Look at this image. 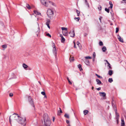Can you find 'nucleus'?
<instances>
[{"label":"nucleus","mask_w":126,"mask_h":126,"mask_svg":"<svg viewBox=\"0 0 126 126\" xmlns=\"http://www.w3.org/2000/svg\"><path fill=\"white\" fill-rule=\"evenodd\" d=\"M85 3L86 5L88 6V8H89V5L87 1V0H85Z\"/></svg>","instance_id":"a211bd4d"},{"label":"nucleus","mask_w":126,"mask_h":126,"mask_svg":"<svg viewBox=\"0 0 126 126\" xmlns=\"http://www.w3.org/2000/svg\"><path fill=\"white\" fill-rule=\"evenodd\" d=\"M47 35V36H48V37H51V35L50 34H49V33H47V35Z\"/></svg>","instance_id":"49530a36"},{"label":"nucleus","mask_w":126,"mask_h":126,"mask_svg":"<svg viewBox=\"0 0 126 126\" xmlns=\"http://www.w3.org/2000/svg\"><path fill=\"white\" fill-rule=\"evenodd\" d=\"M26 6L28 9L29 10L31 9L30 6L28 4H26Z\"/></svg>","instance_id":"5701e85b"},{"label":"nucleus","mask_w":126,"mask_h":126,"mask_svg":"<svg viewBox=\"0 0 126 126\" xmlns=\"http://www.w3.org/2000/svg\"><path fill=\"white\" fill-rule=\"evenodd\" d=\"M106 48L105 46H104L102 48V50L103 52H105L106 50Z\"/></svg>","instance_id":"aec40b11"},{"label":"nucleus","mask_w":126,"mask_h":126,"mask_svg":"<svg viewBox=\"0 0 126 126\" xmlns=\"http://www.w3.org/2000/svg\"><path fill=\"white\" fill-rule=\"evenodd\" d=\"M69 121L68 120H66V123H67L68 124V123H69Z\"/></svg>","instance_id":"13d9d810"},{"label":"nucleus","mask_w":126,"mask_h":126,"mask_svg":"<svg viewBox=\"0 0 126 126\" xmlns=\"http://www.w3.org/2000/svg\"><path fill=\"white\" fill-rule=\"evenodd\" d=\"M61 29L62 30H64L65 31H67V28H66L63 27H62L61 28Z\"/></svg>","instance_id":"c756f323"},{"label":"nucleus","mask_w":126,"mask_h":126,"mask_svg":"<svg viewBox=\"0 0 126 126\" xmlns=\"http://www.w3.org/2000/svg\"><path fill=\"white\" fill-rule=\"evenodd\" d=\"M99 94L101 96L105 97L106 96V94L105 92H100Z\"/></svg>","instance_id":"f8f14e48"},{"label":"nucleus","mask_w":126,"mask_h":126,"mask_svg":"<svg viewBox=\"0 0 126 126\" xmlns=\"http://www.w3.org/2000/svg\"><path fill=\"white\" fill-rule=\"evenodd\" d=\"M117 38L120 42H124L123 39L122 38L121 36L119 35H117Z\"/></svg>","instance_id":"9b49d317"},{"label":"nucleus","mask_w":126,"mask_h":126,"mask_svg":"<svg viewBox=\"0 0 126 126\" xmlns=\"http://www.w3.org/2000/svg\"><path fill=\"white\" fill-rule=\"evenodd\" d=\"M95 75L96 76H97V77L98 78H100V79H102V77H101V76L99 75H98L97 74H95Z\"/></svg>","instance_id":"72a5a7b5"},{"label":"nucleus","mask_w":126,"mask_h":126,"mask_svg":"<svg viewBox=\"0 0 126 126\" xmlns=\"http://www.w3.org/2000/svg\"><path fill=\"white\" fill-rule=\"evenodd\" d=\"M44 120L45 125L46 126H49L51 122L50 119L47 114H45L44 115Z\"/></svg>","instance_id":"f257e3e1"},{"label":"nucleus","mask_w":126,"mask_h":126,"mask_svg":"<svg viewBox=\"0 0 126 126\" xmlns=\"http://www.w3.org/2000/svg\"><path fill=\"white\" fill-rule=\"evenodd\" d=\"M125 125L124 121L123 119L121 120V126H124Z\"/></svg>","instance_id":"6ab92c4d"},{"label":"nucleus","mask_w":126,"mask_h":126,"mask_svg":"<svg viewBox=\"0 0 126 126\" xmlns=\"http://www.w3.org/2000/svg\"><path fill=\"white\" fill-rule=\"evenodd\" d=\"M102 17L101 16L99 18V20H100V21L101 22V19L102 18Z\"/></svg>","instance_id":"603ef678"},{"label":"nucleus","mask_w":126,"mask_h":126,"mask_svg":"<svg viewBox=\"0 0 126 126\" xmlns=\"http://www.w3.org/2000/svg\"><path fill=\"white\" fill-rule=\"evenodd\" d=\"M108 66H109V68L111 69L112 68L110 66V64L108 62Z\"/></svg>","instance_id":"e433bc0d"},{"label":"nucleus","mask_w":126,"mask_h":126,"mask_svg":"<svg viewBox=\"0 0 126 126\" xmlns=\"http://www.w3.org/2000/svg\"><path fill=\"white\" fill-rule=\"evenodd\" d=\"M1 120L2 121V122H1V123H4L5 120H4V119H2Z\"/></svg>","instance_id":"5fc2aeb1"},{"label":"nucleus","mask_w":126,"mask_h":126,"mask_svg":"<svg viewBox=\"0 0 126 126\" xmlns=\"http://www.w3.org/2000/svg\"><path fill=\"white\" fill-rule=\"evenodd\" d=\"M62 110H60V112H59V111H58V112L57 115H61L60 113H62Z\"/></svg>","instance_id":"cd10ccee"},{"label":"nucleus","mask_w":126,"mask_h":126,"mask_svg":"<svg viewBox=\"0 0 126 126\" xmlns=\"http://www.w3.org/2000/svg\"><path fill=\"white\" fill-rule=\"evenodd\" d=\"M34 13L35 14L37 15H40L41 14L40 13L38 12V11H34Z\"/></svg>","instance_id":"2eb2a0df"},{"label":"nucleus","mask_w":126,"mask_h":126,"mask_svg":"<svg viewBox=\"0 0 126 126\" xmlns=\"http://www.w3.org/2000/svg\"><path fill=\"white\" fill-rule=\"evenodd\" d=\"M96 89L97 90L99 91L101 89V88L100 87H99L98 88H97Z\"/></svg>","instance_id":"864d4df0"},{"label":"nucleus","mask_w":126,"mask_h":126,"mask_svg":"<svg viewBox=\"0 0 126 126\" xmlns=\"http://www.w3.org/2000/svg\"><path fill=\"white\" fill-rule=\"evenodd\" d=\"M119 30V28L118 27H117L116 29V33H117L118 32Z\"/></svg>","instance_id":"a19ab883"},{"label":"nucleus","mask_w":126,"mask_h":126,"mask_svg":"<svg viewBox=\"0 0 126 126\" xmlns=\"http://www.w3.org/2000/svg\"><path fill=\"white\" fill-rule=\"evenodd\" d=\"M68 82L69 83V84H72V83L70 80H69L68 81Z\"/></svg>","instance_id":"6e6d98bb"},{"label":"nucleus","mask_w":126,"mask_h":126,"mask_svg":"<svg viewBox=\"0 0 126 126\" xmlns=\"http://www.w3.org/2000/svg\"><path fill=\"white\" fill-rule=\"evenodd\" d=\"M105 10L108 13H109V9H107V8H105Z\"/></svg>","instance_id":"4c0bfd02"},{"label":"nucleus","mask_w":126,"mask_h":126,"mask_svg":"<svg viewBox=\"0 0 126 126\" xmlns=\"http://www.w3.org/2000/svg\"><path fill=\"white\" fill-rule=\"evenodd\" d=\"M52 45H55V44L54 43L52 42Z\"/></svg>","instance_id":"338daca9"},{"label":"nucleus","mask_w":126,"mask_h":126,"mask_svg":"<svg viewBox=\"0 0 126 126\" xmlns=\"http://www.w3.org/2000/svg\"><path fill=\"white\" fill-rule=\"evenodd\" d=\"M60 36L61 38H62L63 37V35L62 34H61L60 35Z\"/></svg>","instance_id":"bf43d9fd"},{"label":"nucleus","mask_w":126,"mask_h":126,"mask_svg":"<svg viewBox=\"0 0 126 126\" xmlns=\"http://www.w3.org/2000/svg\"><path fill=\"white\" fill-rule=\"evenodd\" d=\"M116 119H119V117L118 113L117 112V109H115V110Z\"/></svg>","instance_id":"9d476101"},{"label":"nucleus","mask_w":126,"mask_h":126,"mask_svg":"<svg viewBox=\"0 0 126 126\" xmlns=\"http://www.w3.org/2000/svg\"><path fill=\"white\" fill-rule=\"evenodd\" d=\"M69 60L70 61V62H72L74 60V58L72 57H70L69 58Z\"/></svg>","instance_id":"2f4dec72"},{"label":"nucleus","mask_w":126,"mask_h":126,"mask_svg":"<svg viewBox=\"0 0 126 126\" xmlns=\"http://www.w3.org/2000/svg\"><path fill=\"white\" fill-rule=\"evenodd\" d=\"M41 94L44 95H46V94L45 92H42L41 93ZM46 96H45V97Z\"/></svg>","instance_id":"37998d69"},{"label":"nucleus","mask_w":126,"mask_h":126,"mask_svg":"<svg viewBox=\"0 0 126 126\" xmlns=\"http://www.w3.org/2000/svg\"><path fill=\"white\" fill-rule=\"evenodd\" d=\"M77 44L78 46V47H79V45L80 44L79 43V42L78 41L77 42Z\"/></svg>","instance_id":"3c124183"},{"label":"nucleus","mask_w":126,"mask_h":126,"mask_svg":"<svg viewBox=\"0 0 126 126\" xmlns=\"http://www.w3.org/2000/svg\"><path fill=\"white\" fill-rule=\"evenodd\" d=\"M85 58L86 59H92V57H90V56L85 57Z\"/></svg>","instance_id":"ea45409f"},{"label":"nucleus","mask_w":126,"mask_h":126,"mask_svg":"<svg viewBox=\"0 0 126 126\" xmlns=\"http://www.w3.org/2000/svg\"><path fill=\"white\" fill-rule=\"evenodd\" d=\"M23 66L25 69H26L28 67V66L25 63H23Z\"/></svg>","instance_id":"412c9836"},{"label":"nucleus","mask_w":126,"mask_h":126,"mask_svg":"<svg viewBox=\"0 0 126 126\" xmlns=\"http://www.w3.org/2000/svg\"><path fill=\"white\" fill-rule=\"evenodd\" d=\"M88 112V110H85L83 111L84 114L85 115H86Z\"/></svg>","instance_id":"393cba45"},{"label":"nucleus","mask_w":126,"mask_h":126,"mask_svg":"<svg viewBox=\"0 0 126 126\" xmlns=\"http://www.w3.org/2000/svg\"><path fill=\"white\" fill-rule=\"evenodd\" d=\"M78 66V68L79 69L80 71H81V70H82V68L81 67V64H79Z\"/></svg>","instance_id":"4be33fe9"},{"label":"nucleus","mask_w":126,"mask_h":126,"mask_svg":"<svg viewBox=\"0 0 126 126\" xmlns=\"http://www.w3.org/2000/svg\"><path fill=\"white\" fill-rule=\"evenodd\" d=\"M63 33L64 35L66 36L67 34V31L63 32Z\"/></svg>","instance_id":"dca6fc26"},{"label":"nucleus","mask_w":126,"mask_h":126,"mask_svg":"<svg viewBox=\"0 0 126 126\" xmlns=\"http://www.w3.org/2000/svg\"><path fill=\"white\" fill-rule=\"evenodd\" d=\"M113 73V71L112 70H110L108 72V74L110 76H111Z\"/></svg>","instance_id":"f3484780"},{"label":"nucleus","mask_w":126,"mask_h":126,"mask_svg":"<svg viewBox=\"0 0 126 126\" xmlns=\"http://www.w3.org/2000/svg\"><path fill=\"white\" fill-rule=\"evenodd\" d=\"M73 43H74V48H77V47L76 46V43L74 41H73Z\"/></svg>","instance_id":"a18cd8bd"},{"label":"nucleus","mask_w":126,"mask_h":126,"mask_svg":"<svg viewBox=\"0 0 126 126\" xmlns=\"http://www.w3.org/2000/svg\"><path fill=\"white\" fill-rule=\"evenodd\" d=\"M2 48H5L7 47V46L6 45H2L1 46Z\"/></svg>","instance_id":"7c9ffc66"},{"label":"nucleus","mask_w":126,"mask_h":126,"mask_svg":"<svg viewBox=\"0 0 126 126\" xmlns=\"http://www.w3.org/2000/svg\"><path fill=\"white\" fill-rule=\"evenodd\" d=\"M101 6L100 5H99V7H98V9L99 10H101Z\"/></svg>","instance_id":"c03bdc74"},{"label":"nucleus","mask_w":126,"mask_h":126,"mask_svg":"<svg viewBox=\"0 0 126 126\" xmlns=\"http://www.w3.org/2000/svg\"><path fill=\"white\" fill-rule=\"evenodd\" d=\"M95 58H94V57H93V61H94V60H95Z\"/></svg>","instance_id":"0e129e2a"},{"label":"nucleus","mask_w":126,"mask_h":126,"mask_svg":"<svg viewBox=\"0 0 126 126\" xmlns=\"http://www.w3.org/2000/svg\"><path fill=\"white\" fill-rule=\"evenodd\" d=\"M2 24V25H4V24H3V22H0V24Z\"/></svg>","instance_id":"e2e57ef3"},{"label":"nucleus","mask_w":126,"mask_h":126,"mask_svg":"<svg viewBox=\"0 0 126 126\" xmlns=\"http://www.w3.org/2000/svg\"><path fill=\"white\" fill-rule=\"evenodd\" d=\"M52 47L53 48V52L56 57L57 56V53L55 45H53Z\"/></svg>","instance_id":"0eeeda50"},{"label":"nucleus","mask_w":126,"mask_h":126,"mask_svg":"<svg viewBox=\"0 0 126 126\" xmlns=\"http://www.w3.org/2000/svg\"><path fill=\"white\" fill-rule=\"evenodd\" d=\"M85 63L87 65H89V62L88 60H86L85 61Z\"/></svg>","instance_id":"a878e982"},{"label":"nucleus","mask_w":126,"mask_h":126,"mask_svg":"<svg viewBox=\"0 0 126 126\" xmlns=\"http://www.w3.org/2000/svg\"><path fill=\"white\" fill-rule=\"evenodd\" d=\"M17 122L23 126H25L26 124V118L25 117L23 118L20 117L17 120Z\"/></svg>","instance_id":"f03ea898"},{"label":"nucleus","mask_w":126,"mask_h":126,"mask_svg":"<svg viewBox=\"0 0 126 126\" xmlns=\"http://www.w3.org/2000/svg\"><path fill=\"white\" fill-rule=\"evenodd\" d=\"M47 0H41V1L42 4L44 6L46 7L48 6V3L47 2Z\"/></svg>","instance_id":"39448f33"},{"label":"nucleus","mask_w":126,"mask_h":126,"mask_svg":"<svg viewBox=\"0 0 126 126\" xmlns=\"http://www.w3.org/2000/svg\"><path fill=\"white\" fill-rule=\"evenodd\" d=\"M12 117V119L13 120H16L17 121V120L19 119L20 117L18 114L16 113L13 114L12 116H10L9 117V121L11 124V117Z\"/></svg>","instance_id":"7ed1b4c3"},{"label":"nucleus","mask_w":126,"mask_h":126,"mask_svg":"<svg viewBox=\"0 0 126 126\" xmlns=\"http://www.w3.org/2000/svg\"><path fill=\"white\" fill-rule=\"evenodd\" d=\"M108 81L109 82L111 83L113 81V80L112 78H110L109 79Z\"/></svg>","instance_id":"bb28decb"},{"label":"nucleus","mask_w":126,"mask_h":126,"mask_svg":"<svg viewBox=\"0 0 126 126\" xmlns=\"http://www.w3.org/2000/svg\"><path fill=\"white\" fill-rule=\"evenodd\" d=\"M96 81L97 82V84L100 85L101 84L102 82L101 81L98 79H96Z\"/></svg>","instance_id":"ddd939ff"},{"label":"nucleus","mask_w":126,"mask_h":126,"mask_svg":"<svg viewBox=\"0 0 126 126\" xmlns=\"http://www.w3.org/2000/svg\"><path fill=\"white\" fill-rule=\"evenodd\" d=\"M67 79L68 81L69 80V78H68V77H67Z\"/></svg>","instance_id":"774afa93"},{"label":"nucleus","mask_w":126,"mask_h":126,"mask_svg":"<svg viewBox=\"0 0 126 126\" xmlns=\"http://www.w3.org/2000/svg\"><path fill=\"white\" fill-rule=\"evenodd\" d=\"M55 119V117H53V122H54Z\"/></svg>","instance_id":"4d7b16f0"},{"label":"nucleus","mask_w":126,"mask_h":126,"mask_svg":"<svg viewBox=\"0 0 126 126\" xmlns=\"http://www.w3.org/2000/svg\"><path fill=\"white\" fill-rule=\"evenodd\" d=\"M110 4V8H112L113 6V5L112 4V2L110 1L109 2Z\"/></svg>","instance_id":"b1692460"},{"label":"nucleus","mask_w":126,"mask_h":126,"mask_svg":"<svg viewBox=\"0 0 126 126\" xmlns=\"http://www.w3.org/2000/svg\"><path fill=\"white\" fill-rule=\"evenodd\" d=\"M112 105L113 108L114 109V110L115 111V109H116V106L115 105L114 103H113V101H112Z\"/></svg>","instance_id":"4468645a"},{"label":"nucleus","mask_w":126,"mask_h":126,"mask_svg":"<svg viewBox=\"0 0 126 126\" xmlns=\"http://www.w3.org/2000/svg\"><path fill=\"white\" fill-rule=\"evenodd\" d=\"M38 30L37 31V32H36V34H37V36H38V33L40 31H39L40 28L39 27H38Z\"/></svg>","instance_id":"473e14b6"},{"label":"nucleus","mask_w":126,"mask_h":126,"mask_svg":"<svg viewBox=\"0 0 126 126\" xmlns=\"http://www.w3.org/2000/svg\"><path fill=\"white\" fill-rule=\"evenodd\" d=\"M47 14L48 17L50 19H52L53 18V12L50 9H48L47 12Z\"/></svg>","instance_id":"20e7f679"},{"label":"nucleus","mask_w":126,"mask_h":126,"mask_svg":"<svg viewBox=\"0 0 126 126\" xmlns=\"http://www.w3.org/2000/svg\"><path fill=\"white\" fill-rule=\"evenodd\" d=\"M60 36L61 38H62L63 37V35L62 34H61L60 35Z\"/></svg>","instance_id":"052dcab7"},{"label":"nucleus","mask_w":126,"mask_h":126,"mask_svg":"<svg viewBox=\"0 0 126 126\" xmlns=\"http://www.w3.org/2000/svg\"><path fill=\"white\" fill-rule=\"evenodd\" d=\"M99 45L100 46H102L103 44L102 41H100L99 43Z\"/></svg>","instance_id":"f704fd0d"},{"label":"nucleus","mask_w":126,"mask_h":126,"mask_svg":"<svg viewBox=\"0 0 126 126\" xmlns=\"http://www.w3.org/2000/svg\"><path fill=\"white\" fill-rule=\"evenodd\" d=\"M65 40V39L63 37L61 38V42L62 43Z\"/></svg>","instance_id":"c9c22d12"},{"label":"nucleus","mask_w":126,"mask_h":126,"mask_svg":"<svg viewBox=\"0 0 126 126\" xmlns=\"http://www.w3.org/2000/svg\"><path fill=\"white\" fill-rule=\"evenodd\" d=\"M13 95V94L12 93H10L9 94V96L10 97L12 96Z\"/></svg>","instance_id":"09e8293b"},{"label":"nucleus","mask_w":126,"mask_h":126,"mask_svg":"<svg viewBox=\"0 0 126 126\" xmlns=\"http://www.w3.org/2000/svg\"><path fill=\"white\" fill-rule=\"evenodd\" d=\"M77 13V16H79V15L80 12L78 11V10H76Z\"/></svg>","instance_id":"58836bf2"},{"label":"nucleus","mask_w":126,"mask_h":126,"mask_svg":"<svg viewBox=\"0 0 126 126\" xmlns=\"http://www.w3.org/2000/svg\"><path fill=\"white\" fill-rule=\"evenodd\" d=\"M116 122L117 123V124H118V119H116Z\"/></svg>","instance_id":"680f3d73"},{"label":"nucleus","mask_w":126,"mask_h":126,"mask_svg":"<svg viewBox=\"0 0 126 126\" xmlns=\"http://www.w3.org/2000/svg\"><path fill=\"white\" fill-rule=\"evenodd\" d=\"M50 20L49 19H47V22L46 23V24L47 26V27L50 29V27L49 26V24L50 22Z\"/></svg>","instance_id":"1a4fd4ad"},{"label":"nucleus","mask_w":126,"mask_h":126,"mask_svg":"<svg viewBox=\"0 0 126 126\" xmlns=\"http://www.w3.org/2000/svg\"><path fill=\"white\" fill-rule=\"evenodd\" d=\"M95 52H94L93 54V57L95 58Z\"/></svg>","instance_id":"79ce46f5"},{"label":"nucleus","mask_w":126,"mask_h":126,"mask_svg":"<svg viewBox=\"0 0 126 126\" xmlns=\"http://www.w3.org/2000/svg\"><path fill=\"white\" fill-rule=\"evenodd\" d=\"M49 2H51V3L54 6H55V3H54L52 2H51L50 1H49Z\"/></svg>","instance_id":"de8ad7c7"},{"label":"nucleus","mask_w":126,"mask_h":126,"mask_svg":"<svg viewBox=\"0 0 126 126\" xmlns=\"http://www.w3.org/2000/svg\"><path fill=\"white\" fill-rule=\"evenodd\" d=\"M69 33L70 35V36L71 37H74L75 33L74 30H71Z\"/></svg>","instance_id":"6e6552de"},{"label":"nucleus","mask_w":126,"mask_h":126,"mask_svg":"<svg viewBox=\"0 0 126 126\" xmlns=\"http://www.w3.org/2000/svg\"><path fill=\"white\" fill-rule=\"evenodd\" d=\"M94 89V87L93 86H92V90H93Z\"/></svg>","instance_id":"69168bd1"},{"label":"nucleus","mask_w":126,"mask_h":126,"mask_svg":"<svg viewBox=\"0 0 126 126\" xmlns=\"http://www.w3.org/2000/svg\"><path fill=\"white\" fill-rule=\"evenodd\" d=\"M28 100L29 102L30 103L31 105L33 107H34V105L33 104V101L32 100V99L31 98V97L30 96L28 97Z\"/></svg>","instance_id":"423d86ee"},{"label":"nucleus","mask_w":126,"mask_h":126,"mask_svg":"<svg viewBox=\"0 0 126 126\" xmlns=\"http://www.w3.org/2000/svg\"><path fill=\"white\" fill-rule=\"evenodd\" d=\"M64 116L66 118H69V115L67 114H65L64 115Z\"/></svg>","instance_id":"c85d7f7f"},{"label":"nucleus","mask_w":126,"mask_h":126,"mask_svg":"<svg viewBox=\"0 0 126 126\" xmlns=\"http://www.w3.org/2000/svg\"><path fill=\"white\" fill-rule=\"evenodd\" d=\"M74 19H78V21L80 19V18L79 17H78L77 18L75 17L74 18Z\"/></svg>","instance_id":"8fccbe9b"}]
</instances>
